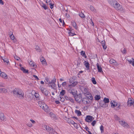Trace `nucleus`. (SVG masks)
<instances>
[{
	"label": "nucleus",
	"mask_w": 134,
	"mask_h": 134,
	"mask_svg": "<svg viewBox=\"0 0 134 134\" xmlns=\"http://www.w3.org/2000/svg\"><path fill=\"white\" fill-rule=\"evenodd\" d=\"M14 95L15 97L20 99L24 98V93L22 90L18 88H15L13 91Z\"/></svg>",
	"instance_id": "f257e3e1"
},
{
	"label": "nucleus",
	"mask_w": 134,
	"mask_h": 134,
	"mask_svg": "<svg viewBox=\"0 0 134 134\" xmlns=\"http://www.w3.org/2000/svg\"><path fill=\"white\" fill-rule=\"evenodd\" d=\"M109 3L116 10H122V8L120 4L115 0H108Z\"/></svg>",
	"instance_id": "f03ea898"
},
{
	"label": "nucleus",
	"mask_w": 134,
	"mask_h": 134,
	"mask_svg": "<svg viewBox=\"0 0 134 134\" xmlns=\"http://www.w3.org/2000/svg\"><path fill=\"white\" fill-rule=\"evenodd\" d=\"M44 127L46 128V130L49 132V134H57V133L54 130L49 126L44 125Z\"/></svg>",
	"instance_id": "7ed1b4c3"
},
{
	"label": "nucleus",
	"mask_w": 134,
	"mask_h": 134,
	"mask_svg": "<svg viewBox=\"0 0 134 134\" xmlns=\"http://www.w3.org/2000/svg\"><path fill=\"white\" fill-rule=\"evenodd\" d=\"M75 100L78 103H80L82 102V96L81 94H79L76 95L74 96Z\"/></svg>",
	"instance_id": "20e7f679"
},
{
	"label": "nucleus",
	"mask_w": 134,
	"mask_h": 134,
	"mask_svg": "<svg viewBox=\"0 0 134 134\" xmlns=\"http://www.w3.org/2000/svg\"><path fill=\"white\" fill-rule=\"evenodd\" d=\"M56 81V79L54 78L51 81H50V83H49V84H51L50 86L52 88L55 89V88L56 86V85L55 84Z\"/></svg>",
	"instance_id": "39448f33"
},
{
	"label": "nucleus",
	"mask_w": 134,
	"mask_h": 134,
	"mask_svg": "<svg viewBox=\"0 0 134 134\" xmlns=\"http://www.w3.org/2000/svg\"><path fill=\"white\" fill-rule=\"evenodd\" d=\"M94 119V118L92 116L87 115L86 116L85 120L86 121L89 122L92 121Z\"/></svg>",
	"instance_id": "423d86ee"
},
{
	"label": "nucleus",
	"mask_w": 134,
	"mask_h": 134,
	"mask_svg": "<svg viewBox=\"0 0 134 134\" xmlns=\"http://www.w3.org/2000/svg\"><path fill=\"white\" fill-rule=\"evenodd\" d=\"M132 105L134 107V101H132L130 98H129L127 102V105L131 106Z\"/></svg>",
	"instance_id": "0eeeda50"
},
{
	"label": "nucleus",
	"mask_w": 134,
	"mask_h": 134,
	"mask_svg": "<svg viewBox=\"0 0 134 134\" xmlns=\"http://www.w3.org/2000/svg\"><path fill=\"white\" fill-rule=\"evenodd\" d=\"M68 88V91L69 93L74 96L76 95V93L74 92V89L69 87Z\"/></svg>",
	"instance_id": "6e6552de"
},
{
	"label": "nucleus",
	"mask_w": 134,
	"mask_h": 134,
	"mask_svg": "<svg viewBox=\"0 0 134 134\" xmlns=\"http://www.w3.org/2000/svg\"><path fill=\"white\" fill-rule=\"evenodd\" d=\"M43 105L41 107L45 111L48 112V107L47 105L45 103H43Z\"/></svg>",
	"instance_id": "1a4fd4ad"
},
{
	"label": "nucleus",
	"mask_w": 134,
	"mask_h": 134,
	"mask_svg": "<svg viewBox=\"0 0 134 134\" xmlns=\"http://www.w3.org/2000/svg\"><path fill=\"white\" fill-rule=\"evenodd\" d=\"M82 102L85 104H87L90 102L88 99L87 97L83 98L82 99Z\"/></svg>",
	"instance_id": "9d476101"
},
{
	"label": "nucleus",
	"mask_w": 134,
	"mask_h": 134,
	"mask_svg": "<svg viewBox=\"0 0 134 134\" xmlns=\"http://www.w3.org/2000/svg\"><path fill=\"white\" fill-rule=\"evenodd\" d=\"M96 65L98 70V71L101 73L103 72L102 69L99 64L97 63Z\"/></svg>",
	"instance_id": "9b49d317"
},
{
	"label": "nucleus",
	"mask_w": 134,
	"mask_h": 134,
	"mask_svg": "<svg viewBox=\"0 0 134 134\" xmlns=\"http://www.w3.org/2000/svg\"><path fill=\"white\" fill-rule=\"evenodd\" d=\"M0 119L2 121H5L6 119L4 116V114L2 113H0Z\"/></svg>",
	"instance_id": "f8f14e48"
},
{
	"label": "nucleus",
	"mask_w": 134,
	"mask_h": 134,
	"mask_svg": "<svg viewBox=\"0 0 134 134\" xmlns=\"http://www.w3.org/2000/svg\"><path fill=\"white\" fill-rule=\"evenodd\" d=\"M84 64L85 66L87 69V70H90V64L86 61H85L84 63Z\"/></svg>",
	"instance_id": "ddd939ff"
},
{
	"label": "nucleus",
	"mask_w": 134,
	"mask_h": 134,
	"mask_svg": "<svg viewBox=\"0 0 134 134\" xmlns=\"http://www.w3.org/2000/svg\"><path fill=\"white\" fill-rule=\"evenodd\" d=\"M0 76L5 79H7V78L8 76L4 72H2L0 73Z\"/></svg>",
	"instance_id": "4468645a"
},
{
	"label": "nucleus",
	"mask_w": 134,
	"mask_h": 134,
	"mask_svg": "<svg viewBox=\"0 0 134 134\" xmlns=\"http://www.w3.org/2000/svg\"><path fill=\"white\" fill-rule=\"evenodd\" d=\"M67 122L69 124H71L72 125H74V124L75 125H76L77 126V123H75L73 120H71L70 119H68Z\"/></svg>",
	"instance_id": "2eb2a0df"
},
{
	"label": "nucleus",
	"mask_w": 134,
	"mask_h": 134,
	"mask_svg": "<svg viewBox=\"0 0 134 134\" xmlns=\"http://www.w3.org/2000/svg\"><path fill=\"white\" fill-rule=\"evenodd\" d=\"M71 82L72 83L71 85H69V87L72 88V87H74L77 84V82H74L73 83H72L71 82Z\"/></svg>",
	"instance_id": "dca6fc26"
},
{
	"label": "nucleus",
	"mask_w": 134,
	"mask_h": 134,
	"mask_svg": "<svg viewBox=\"0 0 134 134\" xmlns=\"http://www.w3.org/2000/svg\"><path fill=\"white\" fill-rule=\"evenodd\" d=\"M110 104L111 107L113 108H114L115 107L117 106V103L116 102H115L114 101H111Z\"/></svg>",
	"instance_id": "f3484780"
},
{
	"label": "nucleus",
	"mask_w": 134,
	"mask_h": 134,
	"mask_svg": "<svg viewBox=\"0 0 134 134\" xmlns=\"http://www.w3.org/2000/svg\"><path fill=\"white\" fill-rule=\"evenodd\" d=\"M71 24L74 27L76 30H78V27L77 26V25L76 23L74 21L72 22Z\"/></svg>",
	"instance_id": "a211bd4d"
},
{
	"label": "nucleus",
	"mask_w": 134,
	"mask_h": 134,
	"mask_svg": "<svg viewBox=\"0 0 134 134\" xmlns=\"http://www.w3.org/2000/svg\"><path fill=\"white\" fill-rule=\"evenodd\" d=\"M86 97L88 99H90L91 100H92L93 99V97H92V95L91 93H87V94H86Z\"/></svg>",
	"instance_id": "6ab92c4d"
},
{
	"label": "nucleus",
	"mask_w": 134,
	"mask_h": 134,
	"mask_svg": "<svg viewBox=\"0 0 134 134\" xmlns=\"http://www.w3.org/2000/svg\"><path fill=\"white\" fill-rule=\"evenodd\" d=\"M35 96L36 98H37V100H42V99L38 93H35Z\"/></svg>",
	"instance_id": "aec40b11"
},
{
	"label": "nucleus",
	"mask_w": 134,
	"mask_h": 134,
	"mask_svg": "<svg viewBox=\"0 0 134 134\" xmlns=\"http://www.w3.org/2000/svg\"><path fill=\"white\" fill-rule=\"evenodd\" d=\"M65 98L66 100H69L71 102L74 103V99L71 97L65 96Z\"/></svg>",
	"instance_id": "412c9836"
},
{
	"label": "nucleus",
	"mask_w": 134,
	"mask_h": 134,
	"mask_svg": "<svg viewBox=\"0 0 134 134\" xmlns=\"http://www.w3.org/2000/svg\"><path fill=\"white\" fill-rule=\"evenodd\" d=\"M20 70L22 71L24 73H28L29 72L28 70H26L22 67H21L20 68Z\"/></svg>",
	"instance_id": "4be33fe9"
},
{
	"label": "nucleus",
	"mask_w": 134,
	"mask_h": 134,
	"mask_svg": "<svg viewBox=\"0 0 134 134\" xmlns=\"http://www.w3.org/2000/svg\"><path fill=\"white\" fill-rule=\"evenodd\" d=\"M101 44L102 45L103 48L104 49H106L107 48V46L105 45V42L104 40L102 41Z\"/></svg>",
	"instance_id": "5701e85b"
},
{
	"label": "nucleus",
	"mask_w": 134,
	"mask_h": 134,
	"mask_svg": "<svg viewBox=\"0 0 134 134\" xmlns=\"http://www.w3.org/2000/svg\"><path fill=\"white\" fill-rule=\"evenodd\" d=\"M0 93L3 92L4 93H6L7 92V90L4 88H0Z\"/></svg>",
	"instance_id": "b1692460"
},
{
	"label": "nucleus",
	"mask_w": 134,
	"mask_h": 134,
	"mask_svg": "<svg viewBox=\"0 0 134 134\" xmlns=\"http://www.w3.org/2000/svg\"><path fill=\"white\" fill-rule=\"evenodd\" d=\"M38 105L41 108L43 106V103H45L42 101V100H40L38 102Z\"/></svg>",
	"instance_id": "393cba45"
},
{
	"label": "nucleus",
	"mask_w": 134,
	"mask_h": 134,
	"mask_svg": "<svg viewBox=\"0 0 134 134\" xmlns=\"http://www.w3.org/2000/svg\"><path fill=\"white\" fill-rule=\"evenodd\" d=\"M81 54L83 57H84L85 58H87V56L86 55L85 52L83 51H81Z\"/></svg>",
	"instance_id": "a878e982"
},
{
	"label": "nucleus",
	"mask_w": 134,
	"mask_h": 134,
	"mask_svg": "<svg viewBox=\"0 0 134 134\" xmlns=\"http://www.w3.org/2000/svg\"><path fill=\"white\" fill-rule=\"evenodd\" d=\"M75 113L77 114L78 116H80L81 115V112L79 110H76Z\"/></svg>",
	"instance_id": "bb28decb"
},
{
	"label": "nucleus",
	"mask_w": 134,
	"mask_h": 134,
	"mask_svg": "<svg viewBox=\"0 0 134 134\" xmlns=\"http://www.w3.org/2000/svg\"><path fill=\"white\" fill-rule=\"evenodd\" d=\"M29 64L30 65H31V66H32L34 68H36L37 66V65L35 64H33V62L31 61L29 62Z\"/></svg>",
	"instance_id": "cd10ccee"
},
{
	"label": "nucleus",
	"mask_w": 134,
	"mask_h": 134,
	"mask_svg": "<svg viewBox=\"0 0 134 134\" xmlns=\"http://www.w3.org/2000/svg\"><path fill=\"white\" fill-rule=\"evenodd\" d=\"M104 103H106L109 102V99L108 98H104L103 100Z\"/></svg>",
	"instance_id": "c85d7f7f"
},
{
	"label": "nucleus",
	"mask_w": 134,
	"mask_h": 134,
	"mask_svg": "<svg viewBox=\"0 0 134 134\" xmlns=\"http://www.w3.org/2000/svg\"><path fill=\"white\" fill-rule=\"evenodd\" d=\"M49 92L48 91L45 90L44 91L42 92V93L44 94L46 96H47Z\"/></svg>",
	"instance_id": "c756f323"
},
{
	"label": "nucleus",
	"mask_w": 134,
	"mask_h": 134,
	"mask_svg": "<svg viewBox=\"0 0 134 134\" xmlns=\"http://www.w3.org/2000/svg\"><path fill=\"white\" fill-rule=\"evenodd\" d=\"M69 31H70V32H69V35L70 36H73L74 35H76V34H75L74 33H72V31L71 30H70Z\"/></svg>",
	"instance_id": "7c9ffc66"
},
{
	"label": "nucleus",
	"mask_w": 134,
	"mask_h": 134,
	"mask_svg": "<svg viewBox=\"0 0 134 134\" xmlns=\"http://www.w3.org/2000/svg\"><path fill=\"white\" fill-rule=\"evenodd\" d=\"M83 90H82V92L85 94H87V90L86 88L84 87L83 88Z\"/></svg>",
	"instance_id": "2f4dec72"
},
{
	"label": "nucleus",
	"mask_w": 134,
	"mask_h": 134,
	"mask_svg": "<svg viewBox=\"0 0 134 134\" xmlns=\"http://www.w3.org/2000/svg\"><path fill=\"white\" fill-rule=\"evenodd\" d=\"M94 98L96 100H98L100 99V95H97L95 96Z\"/></svg>",
	"instance_id": "473e14b6"
},
{
	"label": "nucleus",
	"mask_w": 134,
	"mask_h": 134,
	"mask_svg": "<svg viewBox=\"0 0 134 134\" xmlns=\"http://www.w3.org/2000/svg\"><path fill=\"white\" fill-rule=\"evenodd\" d=\"M123 126L126 128H129L130 127L129 125L127 122H125V124L123 125Z\"/></svg>",
	"instance_id": "72a5a7b5"
},
{
	"label": "nucleus",
	"mask_w": 134,
	"mask_h": 134,
	"mask_svg": "<svg viewBox=\"0 0 134 134\" xmlns=\"http://www.w3.org/2000/svg\"><path fill=\"white\" fill-rule=\"evenodd\" d=\"M65 93V91L64 90H62L60 92V95L62 96H64Z\"/></svg>",
	"instance_id": "f704fd0d"
},
{
	"label": "nucleus",
	"mask_w": 134,
	"mask_h": 134,
	"mask_svg": "<svg viewBox=\"0 0 134 134\" xmlns=\"http://www.w3.org/2000/svg\"><path fill=\"white\" fill-rule=\"evenodd\" d=\"M12 33L11 35H10V37L11 39L12 40L13 39H14V38H15L13 34V32H10V34Z\"/></svg>",
	"instance_id": "c9c22d12"
},
{
	"label": "nucleus",
	"mask_w": 134,
	"mask_h": 134,
	"mask_svg": "<svg viewBox=\"0 0 134 134\" xmlns=\"http://www.w3.org/2000/svg\"><path fill=\"white\" fill-rule=\"evenodd\" d=\"M90 8L91 11L94 12L96 11V9L92 6L90 5Z\"/></svg>",
	"instance_id": "e433bc0d"
},
{
	"label": "nucleus",
	"mask_w": 134,
	"mask_h": 134,
	"mask_svg": "<svg viewBox=\"0 0 134 134\" xmlns=\"http://www.w3.org/2000/svg\"><path fill=\"white\" fill-rule=\"evenodd\" d=\"M92 81L93 83L94 84H96L97 83V82L94 78L93 77L92 78Z\"/></svg>",
	"instance_id": "4c0bfd02"
},
{
	"label": "nucleus",
	"mask_w": 134,
	"mask_h": 134,
	"mask_svg": "<svg viewBox=\"0 0 134 134\" xmlns=\"http://www.w3.org/2000/svg\"><path fill=\"white\" fill-rule=\"evenodd\" d=\"M133 60H134L133 61L132 60H128V61L129 63L130 64H132V65H134V59H132Z\"/></svg>",
	"instance_id": "58836bf2"
},
{
	"label": "nucleus",
	"mask_w": 134,
	"mask_h": 134,
	"mask_svg": "<svg viewBox=\"0 0 134 134\" xmlns=\"http://www.w3.org/2000/svg\"><path fill=\"white\" fill-rule=\"evenodd\" d=\"M79 16L81 18H83L85 17V15L82 12L79 14Z\"/></svg>",
	"instance_id": "ea45409f"
},
{
	"label": "nucleus",
	"mask_w": 134,
	"mask_h": 134,
	"mask_svg": "<svg viewBox=\"0 0 134 134\" xmlns=\"http://www.w3.org/2000/svg\"><path fill=\"white\" fill-rule=\"evenodd\" d=\"M85 129L88 132L89 134H92L91 132L88 130L89 129L86 126L85 128Z\"/></svg>",
	"instance_id": "a19ab883"
},
{
	"label": "nucleus",
	"mask_w": 134,
	"mask_h": 134,
	"mask_svg": "<svg viewBox=\"0 0 134 134\" xmlns=\"http://www.w3.org/2000/svg\"><path fill=\"white\" fill-rule=\"evenodd\" d=\"M100 129L101 131V133H103L104 132V127L103 125H101L100 126Z\"/></svg>",
	"instance_id": "79ce46f5"
},
{
	"label": "nucleus",
	"mask_w": 134,
	"mask_h": 134,
	"mask_svg": "<svg viewBox=\"0 0 134 134\" xmlns=\"http://www.w3.org/2000/svg\"><path fill=\"white\" fill-rule=\"evenodd\" d=\"M116 62V61L113 59H110L109 61V62L110 64H113V63H114Z\"/></svg>",
	"instance_id": "37998d69"
},
{
	"label": "nucleus",
	"mask_w": 134,
	"mask_h": 134,
	"mask_svg": "<svg viewBox=\"0 0 134 134\" xmlns=\"http://www.w3.org/2000/svg\"><path fill=\"white\" fill-rule=\"evenodd\" d=\"M42 6L43 7L45 10L47 9L48 8L47 7V6L46 5L44 4H43V5H42Z\"/></svg>",
	"instance_id": "c03bdc74"
},
{
	"label": "nucleus",
	"mask_w": 134,
	"mask_h": 134,
	"mask_svg": "<svg viewBox=\"0 0 134 134\" xmlns=\"http://www.w3.org/2000/svg\"><path fill=\"white\" fill-rule=\"evenodd\" d=\"M39 89L41 91L42 93L45 90L44 88L42 86H40V87Z\"/></svg>",
	"instance_id": "a18cd8bd"
},
{
	"label": "nucleus",
	"mask_w": 134,
	"mask_h": 134,
	"mask_svg": "<svg viewBox=\"0 0 134 134\" xmlns=\"http://www.w3.org/2000/svg\"><path fill=\"white\" fill-rule=\"evenodd\" d=\"M119 122L120 124L122 126H123L124 124H125V122L124 121H119Z\"/></svg>",
	"instance_id": "49530a36"
},
{
	"label": "nucleus",
	"mask_w": 134,
	"mask_h": 134,
	"mask_svg": "<svg viewBox=\"0 0 134 134\" xmlns=\"http://www.w3.org/2000/svg\"><path fill=\"white\" fill-rule=\"evenodd\" d=\"M35 49L36 51L40 52V47L38 46H35Z\"/></svg>",
	"instance_id": "de8ad7c7"
},
{
	"label": "nucleus",
	"mask_w": 134,
	"mask_h": 134,
	"mask_svg": "<svg viewBox=\"0 0 134 134\" xmlns=\"http://www.w3.org/2000/svg\"><path fill=\"white\" fill-rule=\"evenodd\" d=\"M114 118H115V120H119L120 119L119 118L118 116L116 115H114Z\"/></svg>",
	"instance_id": "09e8293b"
},
{
	"label": "nucleus",
	"mask_w": 134,
	"mask_h": 134,
	"mask_svg": "<svg viewBox=\"0 0 134 134\" xmlns=\"http://www.w3.org/2000/svg\"><path fill=\"white\" fill-rule=\"evenodd\" d=\"M121 52H122L123 54H126V49L125 48H124V49L122 50V49L121 50Z\"/></svg>",
	"instance_id": "8fccbe9b"
},
{
	"label": "nucleus",
	"mask_w": 134,
	"mask_h": 134,
	"mask_svg": "<svg viewBox=\"0 0 134 134\" xmlns=\"http://www.w3.org/2000/svg\"><path fill=\"white\" fill-rule=\"evenodd\" d=\"M96 123V120H93L91 123V125L93 126H94Z\"/></svg>",
	"instance_id": "3c124183"
},
{
	"label": "nucleus",
	"mask_w": 134,
	"mask_h": 134,
	"mask_svg": "<svg viewBox=\"0 0 134 134\" xmlns=\"http://www.w3.org/2000/svg\"><path fill=\"white\" fill-rule=\"evenodd\" d=\"M106 104V103H104L103 104V105L101 106V107L104 108H105L106 107H107L108 106V105H107V104Z\"/></svg>",
	"instance_id": "603ef678"
},
{
	"label": "nucleus",
	"mask_w": 134,
	"mask_h": 134,
	"mask_svg": "<svg viewBox=\"0 0 134 134\" xmlns=\"http://www.w3.org/2000/svg\"><path fill=\"white\" fill-rule=\"evenodd\" d=\"M50 115L51 117L54 118L55 117V115L52 113H50Z\"/></svg>",
	"instance_id": "864d4df0"
},
{
	"label": "nucleus",
	"mask_w": 134,
	"mask_h": 134,
	"mask_svg": "<svg viewBox=\"0 0 134 134\" xmlns=\"http://www.w3.org/2000/svg\"><path fill=\"white\" fill-rule=\"evenodd\" d=\"M59 20L60 23H63V25H64L65 24V23L64 21L63 20V21H62L61 18L59 19Z\"/></svg>",
	"instance_id": "5fc2aeb1"
},
{
	"label": "nucleus",
	"mask_w": 134,
	"mask_h": 134,
	"mask_svg": "<svg viewBox=\"0 0 134 134\" xmlns=\"http://www.w3.org/2000/svg\"><path fill=\"white\" fill-rule=\"evenodd\" d=\"M3 61L4 62H6L7 63V64H8V63L9 62L8 60L4 58V59H3Z\"/></svg>",
	"instance_id": "6e6d98bb"
},
{
	"label": "nucleus",
	"mask_w": 134,
	"mask_h": 134,
	"mask_svg": "<svg viewBox=\"0 0 134 134\" xmlns=\"http://www.w3.org/2000/svg\"><path fill=\"white\" fill-rule=\"evenodd\" d=\"M41 61L42 62L43 64H46V60L45 59H44L42 60L41 59H40Z\"/></svg>",
	"instance_id": "4d7b16f0"
},
{
	"label": "nucleus",
	"mask_w": 134,
	"mask_h": 134,
	"mask_svg": "<svg viewBox=\"0 0 134 134\" xmlns=\"http://www.w3.org/2000/svg\"><path fill=\"white\" fill-rule=\"evenodd\" d=\"M45 80L47 82H48V83H50V80L49 78H45Z\"/></svg>",
	"instance_id": "13d9d810"
},
{
	"label": "nucleus",
	"mask_w": 134,
	"mask_h": 134,
	"mask_svg": "<svg viewBox=\"0 0 134 134\" xmlns=\"http://www.w3.org/2000/svg\"><path fill=\"white\" fill-rule=\"evenodd\" d=\"M27 126L30 127H31L32 126V125L30 123L27 124Z\"/></svg>",
	"instance_id": "bf43d9fd"
},
{
	"label": "nucleus",
	"mask_w": 134,
	"mask_h": 134,
	"mask_svg": "<svg viewBox=\"0 0 134 134\" xmlns=\"http://www.w3.org/2000/svg\"><path fill=\"white\" fill-rule=\"evenodd\" d=\"M66 82H64L62 83V85L63 86H66Z\"/></svg>",
	"instance_id": "052dcab7"
},
{
	"label": "nucleus",
	"mask_w": 134,
	"mask_h": 134,
	"mask_svg": "<svg viewBox=\"0 0 134 134\" xmlns=\"http://www.w3.org/2000/svg\"><path fill=\"white\" fill-rule=\"evenodd\" d=\"M104 103V102L103 101H101L99 103V104L100 106L101 107V106L102 105H103V104Z\"/></svg>",
	"instance_id": "680f3d73"
},
{
	"label": "nucleus",
	"mask_w": 134,
	"mask_h": 134,
	"mask_svg": "<svg viewBox=\"0 0 134 134\" xmlns=\"http://www.w3.org/2000/svg\"><path fill=\"white\" fill-rule=\"evenodd\" d=\"M50 8H51L52 9L53 8V6L54 5V4H52L51 3H50Z\"/></svg>",
	"instance_id": "e2e57ef3"
},
{
	"label": "nucleus",
	"mask_w": 134,
	"mask_h": 134,
	"mask_svg": "<svg viewBox=\"0 0 134 134\" xmlns=\"http://www.w3.org/2000/svg\"><path fill=\"white\" fill-rule=\"evenodd\" d=\"M4 87V85L2 83H0V87Z\"/></svg>",
	"instance_id": "0e129e2a"
},
{
	"label": "nucleus",
	"mask_w": 134,
	"mask_h": 134,
	"mask_svg": "<svg viewBox=\"0 0 134 134\" xmlns=\"http://www.w3.org/2000/svg\"><path fill=\"white\" fill-rule=\"evenodd\" d=\"M30 121L31 122L33 123V124H34L35 123V121L33 120H32V119H31L30 120Z\"/></svg>",
	"instance_id": "69168bd1"
},
{
	"label": "nucleus",
	"mask_w": 134,
	"mask_h": 134,
	"mask_svg": "<svg viewBox=\"0 0 134 134\" xmlns=\"http://www.w3.org/2000/svg\"><path fill=\"white\" fill-rule=\"evenodd\" d=\"M0 4L2 5H3L4 4L2 0H0Z\"/></svg>",
	"instance_id": "338daca9"
},
{
	"label": "nucleus",
	"mask_w": 134,
	"mask_h": 134,
	"mask_svg": "<svg viewBox=\"0 0 134 134\" xmlns=\"http://www.w3.org/2000/svg\"><path fill=\"white\" fill-rule=\"evenodd\" d=\"M35 79H37L38 80L39 79L38 78L36 75H33Z\"/></svg>",
	"instance_id": "774afa93"
}]
</instances>
